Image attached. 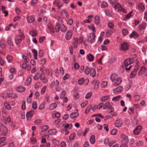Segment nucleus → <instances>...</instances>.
<instances>
[{"mask_svg":"<svg viewBox=\"0 0 147 147\" xmlns=\"http://www.w3.org/2000/svg\"><path fill=\"white\" fill-rule=\"evenodd\" d=\"M83 42V39L82 37L74 38L73 40L72 45L74 48H77L78 45H80Z\"/></svg>","mask_w":147,"mask_h":147,"instance_id":"1","label":"nucleus"},{"mask_svg":"<svg viewBox=\"0 0 147 147\" xmlns=\"http://www.w3.org/2000/svg\"><path fill=\"white\" fill-rule=\"evenodd\" d=\"M85 73L86 75H90V76L92 77H94L96 74V72L95 69L86 66L85 69Z\"/></svg>","mask_w":147,"mask_h":147,"instance_id":"2","label":"nucleus"},{"mask_svg":"<svg viewBox=\"0 0 147 147\" xmlns=\"http://www.w3.org/2000/svg\"><path fill=\"white\" fill-rule=\"evenodd\" d=\"M24 38L25 37L23 34H20L16 36L15 37V40L16 45L18 46H19Z\"/></svg>","mask_w":147,"mask_h":147,"instance_id":"3","label":"nucleus"},{"mask_svg":"<svg viewBox=\"0 0 147 147\" xmlns=\"http://www.w3.org/2000/svg\"><path fill=\"white\" fill-rule=\"evenodd\" d=\"M131 63L130 60L129 59H126L123 63V67L125 68L127 70L130 69L132 67L130 65Z\"/></svg>","mask_w":147,"mask_h":147,"instance_id":"4","label":"nucleus"},{"mask_svg":"<svg viewBox=\"0 0 147 147\" xmlns=\"http://www.w3.org/2000/svg\"><path fill=\"white\" fill-rule=\"evenodd\" d=\"M129 48V45L125 42H123L121 44L119 45V49L120 51H125L128 50Z\"/></svg>","mask_w":147,"mask_h":147,"instance_id":"5","label":"nucleus"},{"mask_svg":"<svg viewBox=\"0 0 147 147\" xmlns=\"http://www.w3.org/2000/svg\"><path fill=\"white\" fill-rule=\"evenodd\" d=\"M95 37V34L94 33H90L88 36L87 41L90 42L91 44L94 42Z\"/></svg>","mask_w":147,"mask_h":147,"instance_id":"6","label":"nucleus"},{"mask_svg":"<svg viewBox=\"0 0 147 147\" xmlns=\"http://www.w3.org/2000/svg\"><path fill=\"white\" fill-rule=\"evenodd\" d=\"M122 80L121 78L120 77H118L114 83L111 85V87L113 88L114 87H116L120 85L122 83Z\"/></svg>","mask_w":147,"mask_h":147,"instance_id":"7","label":"nucleus"},{"mask_svg":"<svg viewBox=\"0 0 147 147\" xmlns=\"http://www.w3.org/2000/svg\"><path fill=\"white\" fill-rule=\"evenodd\" d=\"M115 141H110L108 138H105L104 140V143L105 144H108V146L110 147H111L112 145L115 144Z\"/></svg>","mask_w":147,"mask_h":147,"instance_id":"8","label":"nucleus"},{"mask_svg":"<svg viewBox=\"0 0 147 147\" xmlns=\"http://www.w3.org/2000/svg\"><path fill=\"white\" fill-rule=\"evenodd\" d=\"M61 16L65 19H67L69 17V14L67 11L65 9H63L61 12Z\"/></svg>","mask_w":147,"mask_h":147,"instance_id":"9","label":"nucleus"},{"mask_svg":"<svg viewBox=\"0 0 147 147\" xmlns=\"http://www.w3.org/2000/svg\"><path fill=\"white\" fill-rule=\"evenodd\" d=\"M34 113V111L32 110L26 113V117L27 119L28 120H31Z\"/></svg>","mask_w":147,"mask_h":147,"instance_id":"10","label":"nucleus"},{"mask_svg":"<svg viewBox=\"0 0 147 147\" xmlns=\"http://www.w3.org/2000/svg\"><path fill=\"white\" fill-rule=\"evenodd\" d=\"M72 35V32L71 30H69L67 32L65 35V39L69 40L71 38Z\"/></svg>","mask_w":147,"mask_h":147,"instance_id":"11","label":"nucleus"},{"mask_svg":"<svg viewBox=\"0 0 147 147\" xmlns=\"http://www.w3.org/2000/svg\"><path fill=\"white\" fill-rule=\"evenodd\" d=\"M115 125L116 127H120L123 125V120L121 119H119L116 120L115 122Z\"/></svg>","mask_w":147,"mask_h":147,"instance_id":"12","label":"nucleus"},{"mask_svg":"<svg viewBox=\"0 0 147 147\" xmlns=\"http://www.w3.org/2000/svg\"><path fill=\"white\" fill-rule=\"evenodd\" d=\"M121 137L123 139L122 143L128 144L129 142L128 137L124 134H122L121 135Z\"/></svg>","mask_w":147,"mask_h":147,"instance_id":"13","label":"nucleus"},{"mask_svg":"<svg viewBox=\"0 0 147 147\" xmlns=\"http://www.w3.org/2000/svg\"><path fill=\"white\" fill-rule=\"evenodd\" d=\"M34 80H38L40 79L41 80H43L45 79V78L44 77H42L41 74H40L39 73L36 74L34 77Z\"/></svg>","mask_w":147,"mask_h":147,"instance_id":"14","label":"nucleus"},{"mask_svg":"<svg viewBox=\"0 0 147 147\" xmlns=\"http://www.w3.org/2000/svg\"><path fill=\"white\" fill-rule=\"evenodd\" d=\"M132 13V11H130L128 14L125 15V16L123 18V20L124 21H127L129 20L130 18L132 16L131 15Z\"/></svg>","mask_w":147,"mask_h":147,"instance_id":"15","label":"nucleus"},{"mask_svg":"<svg viewBox=\"0 0 147 147\" xmlns=\"http://www.w3.org/2000/svg\"><path fill=\"white\" fill-rule=\"evenodd\" d=\"M123 90V88L121 86H119L113 90V92L115 94H117L121 92Z\"/></svg>","mask_w":147,"mask_h":147,"instance_id":"16","label":"nucleus"},{"mask_svg":"<svg viewBox=\"0 0 147 147\" xmlns=\"http://www.w3.org/2000/svg\"><path fill=\"white\" fill-rule=\"evenodd\" d=\"M147 26L146 23L144 22L142 23L139 26V30L140 31H142L143 30H144L146 28Z\"/></svg>","mask_w":147,"mask_h":147,"instance_id":"17","label":"nucleus"},{"mask_svg":"<svg viewBox=\"0 0 147 147\" xmlns=\"http://www.w3.org/2000/svg\"><path fill=\"white\" fill-rule=\"evenodd\" d=\"M139 69V68L136 67L135 68L134 70L130 74V77L131 78H133L135 77L137 74V72Z\"/></svg>","mask_w":147,"mask_h":147,"instance_id":"18","label":"nucleus"},{"mask_svg":"<svg viewBox=\"0 0 147 147\" xmlns=\"http://www.w3.org/2000/svg\"><path fill=\"white\" fill-rule=\"evenodd\" d=\"M26 19L29 23H32L34 21V17L33 16H28L27 17Z\"/></svg>","mask_w":147,"mask_h":147,"instance_id":"19","label":"nucleus"},{"mask_svg":"<svg viewBox=\"0 0 147 147\" xmlns=\"http://www.w3.org/2000/svg\"><path fill=\"white\" fill-rule=\"evenodd\" d=\"M145 9V5L143 3H141L138 5V9L141 12H143Z\"/></svg>","mask_w":147,"mask_h":147,"instance_id":"20","label":"nucleus"},{"mask_svg":"<svg viewBox=\"0 0 147 147\" xmlns=\"http://www.w3.org/2000/svg\"><path fill=\"white\" fill-rule=\"evenodd\" d=\"M12 38L11 36L9 37L7 40L8 45L10 46V48L13 47V42L12 41Z\"/></svg>","mask_w":147,"mask_h":147,"instance_id":"21","label":"nucleus"},{"mask_svg":"<svg viewBox=\"0 0 147 147\" xmlns=\"http://www.w3.org/2000/svg\"><path fill=\"white\" fill-rule=\"evenodd\" d=\"M139 36V34L136 31H134L130 34L129 37L131 38H136Z\"/></svg>","mask_w":147,"mask_h":147,"instance_id":"22","label":"nucleus"},{"mask_svg":"<svg viewBox=\"0 0 147 147\" xmlns=\"http://www.w3.org/2000/svg\"><path fill=\"white\" fill-rule=\"evenodd\" d=\"M16 90L19 92H24L26 90L25 88L22 86H19L17 87Z\"/></svg>","mask_w":147,"mask_h":147,"instance_id":"23","label":"nucleus"},{"mask_svg":"<svg viewBox=\"0 0 147 147\" xmlns=\"http://www.w3.org/2000/svg\"><path fill=\"white\" fill-rule=\"evenodd\" d=\"M118 78V76L115 73L112 74L110 76V79L112 82L115 81Z\"/></svg>","mask_w":147,"mask_h":147,"instance_id":"24","label":"nucleus"},{"mask_svg":"<svg viewBox=\"0 0 147 147\" xmlns=\"http://www.w3.org/2000/svg\"><path fill=\"white\" fill-rule=\"evenodd\" d=\"M122 7V5L120 3H118L115 4L113 7L115 10H117L119 12V10Z\"/></svg>","mask_w":147,"mask_h":147,"instance_id":"25","label":"nucleus"},{"mask_svg":"<svg viewBox=\"0 0 147 147\" xmlns=\"http://www.w3.org/2000/svg\"><path fill=\"white\" fill-rule=\"evenodd\" d=\"M86 58L87 60L91 62L93 61L94 60V57L92 55L89 54L86 55Z\"/></svg>","mask_w":147,"mask_h":147,"instance_id":"26","label":"nucleus"},{"mask_svg":"<svg viewBox=\"0 0 147 147\" xmlns=\"http://www.w3.org/2000/svg\"><path fill=\"white\" fill-rule=\"evenodd\" d=\"M100 18L98 16H96L94 17V22L96 25H98L100 22Z\"/></svg>","mask_w":147,"mask_h":147,"instance_id":"27","label":"nucleus"},{"mask_svg":"<svg viewBox=\"0 0 147 147\" xmlns=\"http://www.w3.org/2000/svg\"><path fill=\"white\" fill-rule=\"evenodd\" d=\"M32 52L33 53V57L35 60L37 59L38 52L37 51L34 49H31Z\"/></svg>","mask_w":147,"mask_h":147,"instance_id":"28","label":"nucleus"},{"mask_svg":"<svg viewBox=\"0 0 147 147\" xmlns=\"http://www.w3.org/2000/svg\"><path fill=\"white\" fill-rule=\"evenodd\" d=\"M57 106V104L53 103L51 104L49 106V109L50 111L56 108Z\"/></svg>","mask_w":147,"mask_h":147,"instance_id":"29","label":"nucleus"},{"mask_svg":"<svg viewBox=\"0 0 147 147\" xmlns=\"http://www.w3.org/2000/svg\"><path fill=\"white\" fill-rule=\"evenodd\" d=\"M6 138L5 137H1L0 138V146H1L4 145L5 144Z\"/></svg>","mask_w":147,"mask_h":147,"instance_id":"30","label":"nucleus"},{"mask_svg":"<svg viewBox=\"0 0 147 147\" xmlns=\"http://www.w3.org/2000/svg\"><path fill=\"white\" fill-rule=\"evenodd\" d=\"M110 99V96L107 95L102 96L100 98V100L102 102H104L106 100H108Z\"/></svg>","mask_w":147,"mask_h":147,"instance_id":"31","label":"nucleus"},{"mask_svg":"<svg viewBox=\"0 0 147 147\" xmlns=\"http://www.w3.org/2000/svg\"><path fill=\"white\" fill-rule=\"evenodd\" d=\"M93 16L92 15L88 16L87 17L88 19L85 20L84 22H86V23H90L91 22L92 20V18H93Z\"/></svg>","mask_w":147,"mask_h":147,"instance_id":"32","label":"nucleus"},{"mask_svg":"<svg viewBox=\"0 0 147 147\" xmlns=\"http://www.w3.org/2000/svg\"><path fill=\"white\" fill-rule=\"evenodd\" d=\"M48 132L49 134L52 135L56 134L57 132L55 129H53L49 130Z\"/></svg>","mask_w":147,"mask_h":147,"instance_id":"33","label":"nucleus"},{"mask_svg":"<svg viewBox=\"0 0 147 147\" xmlns=\"http://www.w3.org/2000/svg\"><path fill=\"white\" fill-rule=\"evenodd\" d=\"M49 128V126L48 125H45L42 127V131L40 132V135H43V133H45V131L47 130Z\"/></svg>","mask_w":147,"mask_h":147,"instance_id":"34","label":"nucleus"},{"mask_svg":"<svg viewBox=\"0 0 147 147\" xmlns=\"http://www.w3.org/2000/svg\"><path fill=\"white\" fill-rule=\"evenodd\" d=\"M140 71L141 72V73H144V75L147 76V69H146L144 66L141 67Z\"/></svg>","mask_w":147,"mask_h":147,"instance_id":"35","label":"nucleus"},{"mask_svg":"<svg viewBox=\"0 0 147 147\" xmlns=\"http://www.w3.org/2000/svg\"><path fill=\"white\" fill-rule=\"evenodd\" d=\"M100 3L101 7L102 8H105L107 7L108 6V3L106 2L102 1L100 2Z\"/></svg>","mask_w":147,"mask_h":147,"instance_id":"36","label":"nucleus"},{"mask_svg":"<svg viewBox=\"0 0 147 147\" xmlns=\"http://www.w3.org/2000/svg\"><path fill=\"white\" fill-rule=\"evenodd\" d=\"M133 83V82L132 81H130L128 84L126 86L125 88V90L126 91H127L129 90L131 88Z\"/></svg>","mask_w":147,"mask_h":147,"instance_id":"37","label":"nucleus"},{"mask_svg":"<svg viewBox=\"0 0 147 147\" xmlns=\"http://www.w3.org/2000/svg\"><path fill=\"white\" fill-rule=\"evenodd\" d=\"M59 84V82L57 80H56L55 81L52 82L51 83V88H53L54 86H57Z\"/></svg>","mask_w":147,"mask_h":147,"instance_id":"38","label":"nucleus"},{"mask_svg":"<svg viewBox=\"0 0 147 147\" xmlns=\"http://www.w3.org/2000/svg\"><path fill=\"white\" fill-rule=\"evenodd\" d=\"M111 106V104L108 102H107L103 106V109H109L110 107Z\"/></svg>","mask_w":147,"mask_h":147,"instance_id":"39","label":"nucleus"},{"mask_svg":"<svg viewBox=\"0 0 147 147\" xmlns=\"http://www.w3.org/2000/svg\"><path fill=\"white\" fill-rule=\"evenodd\" d=\"M107 26L108 27L111 29H113L114 27V25L111 22L109 21L107 23Z\"/></svg>","mask_w":147,"mask_h":147,"instance_id":"40","label":"nucleus"},{"mask_svg":"<svg viewBox=\"0 0 147 147\" xmlns=\"http://www.w3.org/2000/svg\"><path fill=\"white\" fill-rule=\"evenodd\" d=\"M54 6H57L59 9H60L63 7V5L60 4L59 2H55L53 3Z\"/></svg>","mask_w":147,"mask_h":147,"instance_id":"41","label":"nucleus"},{"mask_svg":"<svg viewBox=\"0 0 147 147\" xmlns=\"http://www.w3.org/2000/svg\"><path fill=\"white\" fill-rule=\"evenodd\" d=\"M3 131L2 132V134L3 136H5L7 134L8 132L7 128L5 126L3 127Z\"/></svg>","mask_w":147,"mask_h":147,"instance_id":"42","label":"nucleus"},{"mask_svg":"<svg viewBox=\"0 0 147 147\" xmlns=\"http://www.w3.org/2000/svg\"><path fill=\"white\" fill-rule=\"evenodd\" d=\"M61 25L59 23L57 22L56 24L55 29L56 32L59 31L60 29Z\"/></svg>","mask_w":147,"mask_h":147,"instance_id":"43","label":"nucleus"},{"mask_svg":"<svg viewBox=\"0 0 147 147\" xmlns=\"http://www.w3.org/2000/svg\"><path fill=\"white\" fill-rule=\"evenodd\" d=\"M78 115V113L77 112L72 113L70 115L71 118H74L77 117Z\"/></svg>","mask_w":147,"mask_h":147,"instance_id":"44","label":"nucleus"},{"mask_svg":"<svg viewBox=\"0 0 147 147\" xmlns=\"http://www.w3.org/2000/svg\"><path fill=\"white\" fill-rule=\"evenodd\" d=\"M90 143L92 144H94L95 142V137L94 135L91 136L90 138Z\"/></svg>","mask_w":147,"mask_h":147,"instance_id":"45","label":"nucleus"},{"mask_svg":"<svg viewBox=\"0 0 147 147\" xmlns=\"http://www.w3.org/2000/svg\"><path fill=\"white\" fill-rule=\"evenodd\" d=\"M67 30V27L64 24L61 25L60 30L63 32H65Z\"/></svg>","mask_w":147,"mask_h":147,"instance_id":"46","label":"nucleus"},{"mask_svg":"<svg viewBox=\"0 0 147 147\" xmlns=\"http://www.w3.org/2000/svg\"><path fill=\"white\" fill-rule=\"evenodd\" d=\"M121 98V96L120 95H118L116 96L113 97L112 100V101H117L119 100Z\"/></svg>","mask_w":147,"mask_h":147,"instance_id":"47","label":"nucleus"},{"mask_svg":"<svg viewBox=\"0 0 147 147\" xmlns=\"http://www.w3.org/2000/svg\"><path fill=\"white\" fill-rule=\"evenodd\" d=\"M88 27L89 30H92V32H95V29L94 24L88 25Z\"/></svg>","mask_w":147,"mask_h":147,"instance_id":"48","label":"nucleus"},{"mask_svg":"<svg viewBox=\"0 0 147 147\" xmlns=\"http://www.w3.org/2000/svg\"><path fill=\"white\" fill-rule=\"evenodd\" d=\"M29 34L32 37L36 36L37 35V32L34 30L30 31L29 32Z\"/></svg>","mask_w":147,"mask_h":147,"instance_id":"49","label":"nucleus"},{"mask_svg":"<svg viewBox=\"0 0 147 147\" xmlns=\"http://www.w3.org/2000/svg\"><path fill=\"white\" fill-rule=\"evenodd\" d=\"M106 35L107 37H109L111 34V30L109 29L107 30L105 32Z\"/></svg>","mask_w":147,"mask_h":147,"instance_id":"50","label":"nucleus"},{"mask_svg":"<svg viewBox=\"0 0 147 147\" xmlns=\"http://www.w3.org/2000/svg\"><path fill=\"white\" fill-rule=\"evenodd\" d=\"M6 59L7 60L8 63H11L13 59V57L12 56L8 55L6 57Z\"/></svg>","mask_w":147,"mask_h":147,"instance_id":"51","label":"nucleus"},{"mask_svg":"<svg viewBox=\"0 0 147 147\" xmlns=\"http://www.w3.org/2000/svg\"><path fill=\"white\" fill-rule=\"evenodd\" d=\"M31 81V78H28L26 80L25 83V86H28L29 85Z\"/></svg>","mask_w":147,"mask_h":147,"instance_id":"52","label":"nucleus"},{"mask_svg":"<svg viewBox=\"0 0 147 147\" xmlns=\"http://www.w3.org/2000/svg\"><path fill=\"white\" fill-rule=\"evenodd\" d=\"M48 28L51 32L54 33L55 32L54 27L52 25H49L48 26Z\"/></svg>","mask_w":147,"mask_h":147,"instance_id":"53","label":"nucleus"},{"mask_svg":"<svg viewBox=\"0 0 147 147\" xmlns=\"http://www.w3.org/2000/svg\"><path fill=\"white\" fill-rule=\"evenodd\" d=\"M4 105L5 107L8 110L10 109L11 107L10 105L7 102H5L4 103Z\"/></svg>","mask_w":147,"mask_h":147,"instance_id":"54","label":"nucleus"},{"mask_svg":"<svg viewBox=\"0 0 147 147\" xmlns=\"http://www.w3.org/2000/svg\"><path fill=\"white\" fill-rule=\"evenodd\" d=\"M52 142L53 144L55 146H58L59 144V141L55 139H53Z\"/></svg>","mask_w":147,"mask_h":147,"instance_id":"55","label":"nucleus"},{"mask_svg":"<svg viewBox=\"0 0 147 147\" xmlns=\"http://www.w3.org/2000/svg\"><path fill=\"white\" fill-rule=\"evenodd\" d=\"M140 96L138 94H135L134 97V99L135 101L137 102L139 100Z\"/></svg>","mask_w":147,"mask_h":147,"instance_id":"56","label":"nucleus"},{"mask_svg":"<svg viewBox=\"0 0 147 147\" xmlns=\"http://www.w3.org/2000/svg\"><path fill=\"white\" fill-rule=\"evenodd\" d=\"M66 22L67 24L71 25L73 23V21L71 19H69L66 20Z\"/></svg>","mask_w":147,"mask_h":147,"instance_id":"57","label":"nucleus"},{"mask_svg":"<svg viewBox=\"0 0 147 147\" xmlns=\"http://www.w3.org/2000/svg\"><path fill=\"white\" fill-rule=\"evenodd\" d=\"M107 85V82L103 81L101 83V86L102 88L105 87Z\"/></svg>","mask_w":147,"mask_h":147,"instance_id":"58","label":"nucleus"},{"mask_svg":"<svg viewBox=\"0 0 147 147\" xmlns=\"http://www.w3.org/2000/svg\"><path fill=\"white\" fill-rule=\"evenodd\" d=\"M92 108L91 106V105H89L88 106L86 109L85 111V113L86 114H88L90 111V109Z\"/></svg>","mask_w":147,"mask_h":147,"instance_id":"59","label":"nucleus"},{"mask_svg":"<svg viewBox=\"0 0 147 147\" xmlns=\"http://www.w3.org/2000/svg\"><path fill=\"white\" fill-rule=\"evenodd\" d=\"M37 107V103L35 101H34L32 103V108L34 109H36Z\"/></svg>","mask_w":147,"mask_h":147,"instance_id":"60","label":"nucleus"},{"mask_svg":"<svg viewBox=\"0 0 147 147\" xmlns=\"http://www.w3.org/2000/svg\"><path fill=\"white\" fill-rule=\"evenodd\" d=\"M117 130L115 129H113L111 131V134L112 135H115L117 132Z\"/></svg>","mask_w":147,"mask_h":147,"instance_id":"61","label":"nucleus"},{"mask_svg":"<svg viewBox=\"0 0 147 147\" xmlns=\"http://www.w3.org/2000/svg\"><path fill=\"white\" fill-rule=\"evenodd\" d=\"M51 146V144L49 142L46 143L44 145H41L40 147H49Z\"/></svg>","mask_w":147,"mask_h":147,"instance_id":"62","label":"nucleus"},{"mask_svg":"<svg viewBox=\"0 0 147 147\" xmlns=\"http://www.w3.org/2000/svg\"><path fill=\"white\" fill-rule=\"evenodd\" d=\"M12 26V24H11L9 25L8 26H6L5 28V29L6 31H8L11 29V27Z\"/></svg>","mask_w":147,"mask_h":147,"instance_id":"63","label":"nucleus"},{"mask_svg":"<svg viewBox=\"0 0 147 147\" xmlns=\"http://www.w3.org/2000/svg\"><path fill=\"white\" fill-rule=\"evenodd\" d=\"M72 125L71 124H67L64 126L65 128L66 129H70L72 127Z\"/></svg>","mask_w":147,"mask_h":147,"instance_id":"64","label":"nucleus"}]
</instances>
